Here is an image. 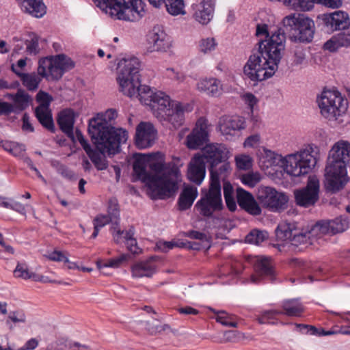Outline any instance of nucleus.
<instances>
[{"mask_svg": "<svg viewBox=\"0 0 350 350\" xmlns=\"http://www.w3.org/2000/svg\"><path fill=\"white\" fill-rule=\"evenodd\" d=\"M256 197L264 207L273 212L284 209L288 200V196L284 193L266 186L258 187Z\"/></svg>", "mask_w": 350, "mask_h": 350, "instance_id": "nucleus-12", "label": "nucleus"}, {"mask_svg": "<svg viewBox=\"0 0 350 350\" xmlns=\"http://www.w3.org/2000/svg\"><path fill=\"white\" fill-rule=\"evenodd\" d=\"M111 231L114 241L116 243L122 242V235H124L127 249L134 254H137L141 252V249L138 247L137 241L134 238L135 228L133 226H131L129 229L125 232L118 228L112 227Z\"/></svg>", "mask_w": 350, "mask_h": 350, "instance_id": "nucleus-24", "label": "nucleus"}, {"mask_svg": "<svg viewBox=\"0 0 350 350\" xmlns=\"http://www.w3.org/2000/svg\"><path fill=\"white\" fill-rule=\"evenodd\" d=\"M198 196V189L194 186H185L182 191L178 200L180 211L189 209Z\"/></svg>", "mask_w": 350, "mask_h": 350, "instance_id": "nucleus-32", "label": "nucleus"}, {"mask_svg": "<svg viewBox=\"0 0 350 350\" xmlns=\"http://www.w3.org/2000/svg\"><path fill=\"white\" fill-rule=\"evenodd\" d=\"M236 193L237 203L242 209L254 216L261 214V208L251 193L238 187Z\"/></svg>", "mask_w": 350, "mask_h": 350, "instance_id": "nucleus-22", "label": "nucleus"}, {"mask_svg": "<svg viewBox=\"0 0 350 350\" xmlns=\"http://www.w3.org/2000/svg\"><path fill=\"white\" fill-rule=\"evenodd\" d=\"M350 165V143L340 140L335 143L329 152L325 167V187L327 191L336 193L342 189L347 183V170Z\"/></svg>", "mask_w": 350, "mask_h": 350, "instance_id": "nucleus-4", "label": "nucleus"}, {"mask_svg": "<svg viewBox=\"0 0 350 350\" xmlns=\"http://www.w3.org/2000/svg\"><path fill=\"white\" fill-rule=\"evenodd\" d=\"M206 174L205 163L202 157L196 154L191 160L187 172L189 180L199 185L203 181Z\"/></svg>", "mask_w": 350, "mask_h": 350, "instance_id": "nucleus-25", "label": "nucleus"}, {"mask_svg": "<svg viewBox=\"0 0 350 350\" xmlns=\"http://www.w3.org/2000/svg\"><path fill=\"white\" fill-rule=\"evenodd\" d=\"M149 52H165L172 46L171 38L165 33L163 26L157 25L148 34Z\"/></svg>", "mask_w": 350, "mask_h": 350, "instance_id": "nucleus-15", "label": "nucleus"}, {"mask_svg": "<svg viewBox=\"0 0 350 350\" xmlns=\"http://www.w3.org/2000/svg\"><path fill=\"white\" fill-rule=\"evenodd\" d=\"M174 102L176 101L171 100L165 92L158 91L155 92L154 98L151 102L150 107L154 116L158 119L159 117H163V114Z\"/></svg>", "mask_w": 350, "mask_h": 350, "instance_id": "nucleus-29", "label": "nucleus"}, {"mask_svg": "<svg viewBox=\"0 0 350 350\" xmlns=\"http://www.w3.org/2000/svg\"><path fill=\"white\" fill-rule=\"evenodd\" d=\"M0 147L5 151L16 157L23 156L25 151V146L15 142L0 139Z\"/></svg>", "mask_w": 350, "mask_h": 350, "instance_id": "nucleus-40", "label": "nucleus"}, {"mask_svg": "<svg viewBox=\"0 0 350 350\" xmlns=\"http://www.w3.org/2000/svg\"><path fill=\"white\" fill-rule=\"evenodd\" d=\"M45 59L50 61L47 72L45 71L46 80L57 81L62 78L63 75L72 69L74 62L64 54H59L55 57H45Z\"/></svg>", "mask_w": 350, "mask_h": 350, "instance_id": "nucleus-14", "label": "nucleus"}, {"mask_svg": "<svg viewBox=\"0 0 350 350\" xmlns=\"http://www.w3.org/2000/svg\"><path fill=\"white\" fill-rule=\"evenodd\" d=\"M219 164L221 165L219 167H217V166H213V167H209V171L211 173L210 184H212L213 181L215 180L218 183V185L221 186L220 179H222L224 183L226 182L225 179L231 173L232 168L229 162L225 161L222 163H220Z\"/></svg>", "mask_w": 350, "mask_h": 350, "instance_id": "nucleus-33", "label": "nucleus"}, {"mask_svg": "<svg viewBox=\"0 0 350 350\" xmlns=\"http://www.w3.org/2000/svg\"><path fill=\"white\" fill-rule=\"evenodd\" d=\"M169 14L173 16L185 14L184 0H165L163 1Z\"/></svg>", "mask_w": 350, "mask_h": 350, "instance_id": "nucleus-44", "label": "nucleus"}, {"mask_svg": "<svg viewBox=\"0 0 350 350\" xmlns=\"http://www.w3.org/2000/svg\"><path fill=\"white\" fill-rule=\"evenodd\" d=\"M191 110L190 105L183 104L179 101L171 104V107L159 117L158 120L163 124H170L173 129H178L182 126L185 121V112Z\"/></svg>", "mask_w": 350, "mask_h": 350, "instance_id": "nucleus-16", "label": "nucleus"}, {"mask_svg": "<svg viewBox=\"0 0 350 350\" xmlns=\"http://www.w3.org/2000/svg\"><path fill=\"white\" fill-rule=\"evenodd\" d=\"M246 126L243 118L240 116H223L219 122V131L227 139L238 136L241 130Z\"/></svg>", "mask_w": 350, "mask_h": 350, "instance_id": "nucleus-21", "label": "nucleus"}, {"mask_svg": "<svg viewBox=\"0 0 350 350\" xmlns=\"http://www.w3.org/2000/svg\"><path fill=\"white\" fill-rule=\"evenodd\" d=\"M217 45L215 38H203L199 42V50L200 52L206 54L214 51Z\"/></svg>", "mask_w": 350, "mask_h": 350, "instance_id": "nucleus-53", "label": "nucleus"}, {"mask_svg": "<svg viewBox=\"0 0 350 350\" xmlns=\"http://www.w3.org/2000/svg\"><path fill=\"white\" fill-rule=\"evenodd\" d=\"M202 152V154H199V156L203 158L204 163L209 164V167L217 166L220 163L227 161L229 158V150L223 144H206L203 147Z\"/></svg>", "mask_w": 350, "mask_h": 350, "instance_id": "nucleus-17", "label": "nucleus"}, {"mask_svg": "<svg viewBox=\"0 0 350 350\" xmlns=\"http://www.w3.org/2000/svg\"><path fill=\"white\" fill-rule=\"evenodd\" d=\"M77 141L98 170H104L108 167L107 161L105 155V153L114 154L118 152L120 149V145L117 148L113 147V149L111 148V146H109L110 142H112L111 139L103 138V140L101 141L98 139L97 140L96 138H92L96 148V150H94L79 130L77 131Z\"/></svg>", "mask_w": 350, "mask_h": 350, "instance_id": "nucleus-9", "label": "nucleus"}, {"mask_svg": "<svg viewBox=\"0 0 350 350\" xmlns=\"http://www.w3.org/2000/svg\"><path fill=\"white\" fill-rule=\"evenodd\" d=\"M14 275L16 278L23 279H29L31 278V273L29 271L27 266L25 263H18L14 271Z\"/></svg>", "mask_w": 350, "mask_h": 350, "instance_id": "nucleus-56", "label": "nucleus"}, {"mask_svg": "<svg viewBox=\"0 0 350 350\" xmlns=\"http://www.w3.org/2000/svg\"><path fill=\"white\" fill-rule=\"evenodd\" d=\"M308 229L313 241L325 235H329L326 221H318Z\"/></svg>", "mask_w": 350, "mask_h": 350, "instance_id": "nucleus-43", "label": "nucleus"}, {"mask_svg": "<svg viewBox=\"0 0 350 350\" xmlns=\"http://www.w3.org/2000/svg\"><path fill=\"white\" fill-rule=\"evenodd\" d=\"M279 2L291 9L302 12L308 11V8L311 5L307 0H280Z\"/></svg>", "mask_w": 350, "mask_h": 350, "instance_id": "nucleus-47", "label": "nucleus"}, {"mask_svg": "<svg viewBox=\"0 0 350 350\" xmlns=\"http://www.w3.org/2000/svg\"><path fill=\"white\" fill-rule=\"evenodd\" d=\"M21 5V10L27 13L31 14L36 18H42L44 13L40 10L42 0H16Z\"/></svg>", "mask_w": 350, "mask_h": 350, "instance_id": "nucleus-39", "label": "nucleus"}, {"mask_svg": "<svg viewBox=\"0 0 350 350\" xmlns=\"http://www.w3.org/2000/svg\"><path fill=\"white\" fill-rule=\"evenodd\" d=\"M321 114L329 120H336L348 107L347 100L338 91L324 90L317 98Z\"/></svg>", "mask_w": 350, "mask_h": 350, "instance_id": "nucleus-10", "label": "nucleus"}, {"mask_svg": "<svg viewBox=\"0 0 350 350\" xmlns=\"http://www.w3.org/2000/svg\"><path fill=\"white\" fill-rule=\"evenodd\" d=\"M195 207L201 215L206 217H211L214 213L224 208L221 186L217 181L213 180L212 184H209L208 190H202L201 198Z\"/></svg>", "mask_w": 350, "mask_h": 350, "instance_id": "nucleus-11", "label": "nucleus"}, {"mask_svg": "<svg viewBox=\"0 0 350 350\" xmlns=\"http://www.w3.org/2000/svg\"><path fill=\"white\" fill-rule=\"evenodd\" d=\"M284 29L292 32L291 39L295 42L310 43L314 34V23L302 14L293 13L282 19Z\"/></svg>", "mask_w": 350, "mask_h": 350, "instance_id": "nucleus-8", "label": "nucleus"}, {"mask_svg": "<svg viewBox=\"0 0 350 350\" xmlns=\"http://www.w3.org/2000/svg\"><path fill=\"white\" fill-rule=\"evenodd\" d=\"M297 328L299 329V331L304 334H310L311 335L316 336H329L335 334V332L329 330L325 331L323 329H317L314 326L304 325V324H296L295 325Z\"/></svg>", "mask_w": 350, "mask_h": 350, "instance_id": "nucleus-48", "label": "nucleus"}, {"mask_svg": "<svg viewBox=\"0 0 350 350\" xmlns=\"http://www.w3.org/2000/svg\"><path fill=\"white\" fill-rule=\"evenodd\" d=\"M133 172L137 178L145 183L148 195L153 200L165 199L174 195L181 180L179 167L174 161L148 163L143 154H139L135 160Z\"/></svg>", "mask_w": 350, "mask_h": 350, "instance_id": "nucleus-2", "label": "nucleus"}, {"mask_svg": "<svg viewBox=\"0 0 350 350\" xmlns=\"http://www.w3.org/2000/svg\"><path fill=\"white\" fill-rule=\"evenodd\" d=\"M241 183L249 187H255L261 180L258 172H248L240 176Z\"/></svg>", "mask_w": 350, "mask_h": 350, "instance_id": "nucleus-51", "label": "nucleus"}, {"mask_svg": "<svg viewBox=\"0 0 350 350\" xmlns=\"http://www.w3.org/2000/svg\"><path fill=\"white\" fill-rule=\"evenodd\" d=\"M197 88L199 91L206 93L211 96H217L222 92V84L216 78H206L200 80L197 83Z\"/></svg>", "mask_w": 350, "mask_h": 350, "instance_id": "nucleus-31", "label": "nucleus"}, {"mask_svg": "<svg viewBox=\"0 0 350 350\" xmlns=\"http://www.w3.org/2000/svg\"><path fill=\"white\" fill-rule=\"evenodd\" d=\"M111 221H113V219L109 215L100 214L94 219L93 224L94 226L102 228Z\"/></svg>", "mask_w": 350, "mask_h": 350, "instance_id": "nucleus-58", "label": "nucleus"}, {"mask_svg": "<svg viewBox=\"0 0 350 350\" xmlns=\"http://www.w3.org/2000/svg\"><path fill=\"white\" fill-rule=\"evenodd\" d=\"M10 203L8 209L14 211L23 215H26V208H25V205L21 204V202L14 200L12 198L10 200Z\"/></svg>", "mask_w": 350, "mask_h": 350, "instance_id": "nucleus-63", "label": "nucleus"}, {"mask_svg": "<svg viewBox=\"0 0 350 350\" xmlns=\"http://www.w3.org/2000/svg\"><path fill=\"white\" fill-rule=\"evenodd\" d=\"M117 81L120 91L130 98H137L150 107L155 92L149 86L141 85L138 58L132 57L123 58L118 64Z\"/></svg>", "mask_w": 350, "mask_h": 350, "instance_id": "nucleus-3", "label": "nucleus"}, {"mask_svg": "<svg viewBox=\"0 0 350 350\" xmlns=\"http://www.w3.org/2000/svg\"><path fill=\"white\" fill-rule=\"evenodd\" d=\"M49 260L55 262H63L68 261V257L61 251L53 250L51 252H48L47 255H45Z\"/></svg>", "mask_w": 350, "mask_h": 350, "instance_id": "nucleus-59", "label": "nucleus"}, {"mask_svg": "<svg viewBox=\"0 0 350 350\" xmlns=\"http://www.w3.org/2000/svg\"><path fill=\"white\" fill-rule=\"evenodd\" d=\"M319 148L308 145L305 148L284 157L283 167L287 174L299 177L308 174L317 163Z\"/></svg>", "mask_w": 350, "mask_h": 350, "instance_id": "nucleus-7", "label": "nucleus"}, {"mask_svg": "<svg viewBox=\"0 0 350 350\" xmlns=\"http://www.w3.org/2000/svg\"><path fill=\"white\" fill-rule=\"evenodd\" d=\"M224 196L227 208L233 212L237 209V202L234 197V189L230 182L223 184Z\"/></svg>", "mask_w": 350, "mask_h": 350, "instance_id": "nucleus-42", "label": "nucleus"}, {"mask_svg": "<svg viewBox=\"0 0 350 350\" xmlns=\"http://www.w3.org/2000/svg\"><path fill=\"white\" fill-rule=\"evenodd\" d=\"M320 183L315 176H310L305 187L294 191L297 205L308 208L314 206L319 199Z\"/></svg>", "mask_w": 350, "mask_h": 350, "instance_id": "nucleus-13", "label": "nucleus"}, {"mask_svg": "<svg viewBox=\"0 0 350 350\" xmlns=\"http://www.w3.org/2000/svg\"><path fill=\"white\" fill-rule=\"evenodd\" d=\"M256 271L260 275L267 277L271 281L275 279V271L267 258H260L255 264Z\"/></svg>", "mask_w": 350, "mask_h": 350, "instance_id": "nucleus-36", "label": "nucleus"}, {"mask_svg": "<svg viewBox=\"0 0 350 350\" xmlns=\"http://www.w3.org/2000/svg\"><path fill=\"white\" fill-rule=\"evenodd\" d=\"M12 70L21 78L23 85L29 90L33 91L38 88L40 80L34 74L21 72L16 69L14 64L12 65Z\"/></svg>", "mask_w": 350, "mask_h": 350, "instance_id": "nucleus-38", "label": "nucleus"}, {"mask_svg": "<svg viewBox=\"0 0 350 350\" xmlns=\"http://www.w3.org/2000/svg\"><path fill=\"white\" fill-rule=\"evenodd\" d=\"M293 232V237L290 243L295 246L312 245L314 243L310 234H309L308 229H299L296 225Z\"/></svg>", "mask_w": 350, "mask_h": 350, "instance_id": "nucleus-35", "label": "nucleus"}, {"mask_svg": "<svg viewBox=\"0 0 350 350\" xmlns=\"http://www.w3.org/2000/svg\"><path fill=\"white\" fill-rule=\"evenodd\" d=\"M168 329H170V326L167 324L158 325L151 324L148 322L146 323V329L151 335H154Z\"/></svg>", "mask_w": 350, "mask_h": 350, "instance_id": "nucleus-61", "label": "nucleus"}, {"mask_svg": "<svg viewBox=\"0 0 350 350\" xmlns=\"http://www.w3.org/2000/svg\"><path fill=\"white\" fill-rule=\"evenodd\" d=\"M263 159H265L264 162L267 167L277 165L280 163L283 167L284 157L271 150H265Z\"/></svg>", "mask_w": 350, "mask_h": 350, "instance_id": "nucleus-49", "label": "nucleus"}, {"mask_svg": "<svg viewBox=\"0 0 350 350\" xmlns=\"http://www.w3.org/2000/svg\"><path fill=\"white\" fill-rule=\"evenodd\" d=\"M129 257L130 256L129 254H121L117 258L109 259L107 262V265H109V267L118 268L122 264V262L126 261Z\"/></svg>", "mask_w": 350, "mask_h": 350, "instance_id": "nucleus-60", "label": "nucleus"}, {"mask_svg": "<svg viewBox=\"0 0 350 350\" xmlns=\"http://www.w3.org/2000/svg\"><path fill=\"white\" fill-rule=\"evenodd\" d=\"M235 316L233 314H228L224 310L218 311L217 312L216 321L223 325L237 327V323L235 321Z\"/></svg>", "mask_w": 350, "mask_h": 350, "instance_id": "nucleus-50", "label": "nucleus"}, {"mask_svg": "<svg viewBox=\"0 0 350 350\" xmlns=\"http://www.w3.org/2000/svg\"><path fill=\"white\" fill-rule=\"evenodd\" d=\"M193 17L200 24L206 25L213 16L214 3L213 0H202L193 5Z\"/></svg>", "mask_w": 350, "mask_h": 350, "instance_id": "nucleus-26", "label": "nucleus"}, {"mask_svg": "<svg viewBox=\"0 0 350 350\" xmlns=\"http://www.w3.org/2000/svg\"><path fill=\"white\" fill-rule=\"evenodd\" d=\"M296 223L281 222L275 229V235L279 241L291 242L293 237V231L296 226Z\"/></svg>", "mask_w": 350, "mask_h": 350, "instance_id": "nucleus-37", "label": "nucleus"}, {"mask_svg": "<svg viewBox=\"0 0 350 350\" xmlns=\"http://www.w3.org/2000/svg\"><path fill=\"white\" fill-rule=\"evenodd\" d=\"M307 2L311 3L310 7L308 8V11L311 10L314 8V3L321 4L333 9L338 8L342 4V0H307Z\"/></svg>", "mask_w": 350, "mask_h": 350, "instance_id": "nucleus-54", "label": "nucleus"}, {"mask_svg": "<svg viewBox=\"0 0 350 350\" xmlns=\"http://www.w3.org/2000/svg\"><path fill=\"white\" fill-rule=\"evenodd\" d=\"M282 314L281 310H264L257 317V321L260 324H276V317Z\"/></svg>", "mask_w": 350, "mask_h": 350, "instance_id": "nucleus-45", "label": "nucleus"}, {"mask_svg": "<svg viewBox=\"0 0 350 350\" xmlns=\"http://www.w3.org/2000/svg\"><path fill=\"white\" fill-rule=\"evenodd\" d=\"M157 131L150 122H142L136 128L135 144L144 149L152 146L157 138Z\"/></svg>", "mask_w": 350, "mask_h": 350, "instance_id": "nucleus-20", "label": "nucleus"}, {"mask_svg": "<svg viewBox=\"0 0 350 350\" xmlns=\"http://www.w3.org/2000/svg\"><path fill=\"white\" fill-rule=\"evenodd\" d=\"M157 270L156 257L151 256L146 260L139 261L131 267L134 278L152 277Z\"/></svg>", "mask_w": 350, "mask_h": 350, "instance_id": "nucleus-28", "label": "nucleus"}, {"mask_svg": "<svg viewBox=\"0 0 350 350\" xmlns=\"http://www.w3.org/2000/svg\"><path fill=\"white\" fill-rule=\"evenodd\" d=\"M118 116L116 109H109L105 113H98L89 122L88 132L91 138L103 140V138L112 140L109 146L113 149L127 139V132L122 129H116L111 126L110 122Z\"/></svg>", "mask_w": 350, "mask_h": 350, "instance_id": "nucleus-5", "label": "nucleus"}, {"mask_svg": "<svg viewBox=\"0 0 350 350\" xmlns=\"http://www.w3.org/2000/svg\"><path fill=\"white\" fill-rule=\"evenodd\" d=\"M108 214L107 215H109L111 217L112 219H118L120 217V210L118 207V204L116 199H111L109 201V205L107 208Z\"/></svg>", "mask_w": 350, "mask_h": 350, "instance_id": "nucleus-57", "label": "nucleus"}, {"mask_svg": "<svg viewBox=\"0 0 350 350\" xmlns=\"http://www.w3.org/2000/svg\"><path fill=\"white\" fill-rule=\"evenodd\" d=\"M75 122V114L73 110L66 109L62 111L57 118V124L60 129L72 142L77 140V131L74 133V124ZM78 129H76L77 131Z\"/></svg>", "mask_w": 350, "mask_h": 350, "instance_id": "nucleus-23", "label": "nucleus"}, {"mask_svg": "<svg viewBox=\"0 0 350 350\" xmlns=\"http://www.w3.org/2000/svg\"><path fill=\"white\" fill-rule=\"evenodd\" d=\"M256 34L264 36L265 39L259 40L258 50L250 56L243 72L253 81H262L271 77L278 70L285 48L286 36L282 29L270 33L266 24H258Z\"/></svg>", "mask_w": 350, "mask_h": 350, "instance_id": "nucleus-1", "label": "nucleus"}, {"mask_svg": "<svg viewBox=\"0 0 350 350\" xmlns=\"http://www.w3.org/2000/svg\"><path fill=\"white\" fill-rule=\"evenodd\" d=\"M260 137L259 135H258V134L252 135L245 139V140L243 143V146L245 148L255 147L257 145H258V144L260 142Z\"/></svg>", "mask_w": 350, "mask_h": 350, "instance_id": "nucleus-64", "label": "nucleus"}, {"mask_svg": "<svg viewBox=\"0 0 350 350\" xmlns=\"http://www.w3.org/2000/svg\"><path fill=\"white\" fill-rule=\"evenodd\" d=\"M44 90L40 88L36 95V100L39 103L35 109V115L39 123L44 127Z\"/></svg>", "mask_w": 350, "mask_h": 350, "instance_id": "nucleus-52", "label": "nucleus"}, {"mask_svg": "<svg viewBox=\"0 0 350 350\" xmlns=\"http://www.w3.org/2000/svg\"><path fill=\"white\" fill-rule=\"evenodd\" d=\"M319 19L321 20L325 31L328 33L342 30L350 23L349 14L341 10L323 14L319 16Z\"/></svg>", "mask_w": 350, "mask_h": 350, "instance_id": "nucleus-18", "label": "nucleus"}, {"mask_svg": "<svg viewBox=\"0 0 350 350\" xmlns=\"http://www.w3.org/2000/svg\"><path fill=\"white\" fill-rule=\"evenodd\" d=\"M268 238V233L265 230L254 229L245 237V242L254 245H260Z\"/></svg>", "mask_w": 350, "mask_h": 350, "instance_id": "nucleus-46", "label": "nucleus"}, {"mask_svg": "<svg viewBox=\"0 0 350 350\" xmlns=\"http://www.w3.org/2000/svg\"><path fill=\"white\" fill-rule=\"evenodd\" d=\"M329 231V235H334L340 233L347 230L349 227V221L342 217H337L333 220L326 221Z\"/></svg>", "mask_w": 350, "mask_h": 350, "instance_id": "nucleus-41", "label": "nucleus"}, {"mask_svg": "<svg viewBox=\"0 0 350 350\" xmlns=\"http://www.w3.org/2000/svg\"><path fill=\"white\" fill-rule=\"evenodd\" d=\"M237 167L239 170H247L252 166V159L249 155L241 154L235 157Z\"/></svg>", "mask_w": 350, "mask_h": 350, "instance_id": "nucleus-55", "label": "nucleus"}, {"mask_svg": "<svg viewBox=\"0 0 350 350\" xmlns=\"http://www.w3.org/2000/svg\"><path fill=\"white\" fill-rule=\"evenodd\" d=\"M282 308V314L288 317H300L304 308L301 303L297 299L284 300L281 305Z\"/></svg>", "mask_w": 350, "mask_h": 350, "instance_id": "nucleus-34", "label": "nucleus"}, {"mask_svg": "<svg viewBox=\"0 0 350 350\" xmlns=\"http://www.w3.org/2000/svg\"><path fill=\"white\" fill-rule=\"evenodd\" d=\"M208 140V121L200 118L192 132L187 137V146L189 149H198Z\"/></svg>", "mask_w": 350, "mask_h": 350, "instance_id": "nucleus-19", "label": "nucleus"}, {"mask_svg": "<svg viewBox=\"0 0 350 350\" xmlns=\"http://www.w3.org/2000/svg\"><path fill=\"white\" fill-rule=\"evenodd\" d=\"M66 349H68V345L63 338L49 343L46 347V350H66Z\"/></svg>", "mask_w": 350, "mask_h": 350, "instance_id": "nucleus-62", "label": "nucleus"}, {"mask_svg": "<svg viewBox=\"0 0 350 350\" xmlns=\"http://www.w3.org/2000/svg\"><path fill=\"white\" fill-rule=\"evenodd\" d=\"M8 97L12 100L13 111L16 114H18L25 110L31 103V96L21 88L17 90L16 94H10Z\"/></svg>", "mask_w": 350, "mask_h": 350, "instance_id": "nucleus-30", "label": "nucleus"}, {"mask_svg": "<svg viewBox=\"0 0 350 350\" xmlns=\"http://www.w3.org/2000/svg\"><path fill=\"white\" fill-rule=\"evenodd\" d=\"M98 7L116 19L137 21L144 14L142 0H93Z\"/></svg>", "mask_w": 350, "mask_h": 350, "instance_id": "nucleus-6", "label": "nucleus"}, {"mask_svg": "<svg viewBox=\"0 0 350 350\" xmlns=\"http://www.w3.org/2000/svg\"><path fill=\"white\" fill-rule=\"evenodd\" d=\"M341 31L324 44L323 48L325 50L334 52L340 47H350V23Z\"/></svg>", "mask_w": 350, "mask_h": 350, "instance_id": "nucleus-27", "label": "nucleus"}]
</instances>
